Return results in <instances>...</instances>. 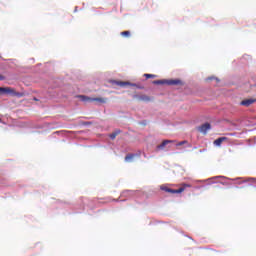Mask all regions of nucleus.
<instances>
[{"mask_svg": "<svg viewBox=\"0 0 256 256\" xmlns=\"http://www.w3.org/2000/svg\"><path fill=\"white\" fill-rule=\"evenodd\" d=\"M209 130H211L210 123H204L199 127V132L206 134Z\"/></svg>", "mask_w": 256, "mask_h": 256, "instance_id": "7ed1b4c3", "label": "nucleus"}, {"mask_svg": "<svg viewBox=\"0 0 256 256\" xmlns=\"http://www.w3.org/2000/svg\"><path fill=\"white\" fill-rule=\"evenodd\" d=\"M0 92L4 93V88L0 87Z\"/></svg>", "mask_w": 256, "mask_h": 256, "instance_id": "a211bd4d", "label": "nucleus"}, {"mask_svg": "<svg viewBox=\"0 0 256 256\" xmlns=\"http://www.w3.org/2000/svg\"><path fill=\"white\" fill-rule=\"evenodd\" d=\"M153 84L156 85H164L167 84L169 86H182L183 82L182 80H154Z\"/></svg>", "mask_w": 256, "mask_h": 256, "instance_id": "f03ea898", "label": "nucleus"}, {"mask_svg": "<svg viewBox=\"0 0 256 256\" xmlns=\"http://www.w3.org/2000/svg\"><path fill=\"white\" fill-rule=\"evenodd\" d=\"M3 80H5V76L0 74V81H3Z\"/></svg>", "mask_w": 256, "mask_h": 256, "instance_id": "f3484780", "label": "nucleus"}, {"mask_svg": "<svg viewBox=\"0 0 256 256\" xmlns=\"http://www.w3.org/2000/svg\"><path fill=\"white\" fill-rule=\"evenodd\" d=\"M256 103V99H253V98H250V99H245L243 100L240 104L242 106H246V107H249L250 105Z\"/></svg>", "mask_w": 256, "mask_h": 256, "instance_id": "423d86ee", "label": "nucleus"}, {"mask_svg": "<svg viewBox=\"0 0 256 256\" xmlns=\"http://www.w3.org/2000/svg\"><path fill=\"white\" fill-rule=\"evenodd\" d=\"M173 140H163V142L157 146L158 149H163L166 145H168L169 143H172Z\"/></svg>", "mask_w": 256, "mask_h": 256, "instance_id": "9d476101", "label": "nucleus"}, {"mask_svg": "<svg viewBox=\"0 0 256 256\" xmlns=\"http://www.w3.org/2000/svg\"><path fill=\"white\" fill-rule=\"evenodd\" d=\"M144 77H145L146 79H150V78H156V75H155V74H150V73H145V74H144Z\"/></svg>", "mask_w": 256, "mask_h": 256, "instance_id": "ddd939ff", "label": "nucleus"}, {"mask_svg": "<svg viewBox=\"0 0 256 256\" xmlns=\"http://www.w3.org/2000/svg\"><path fill=\"white\" fill-rule=\"evenodd\" d=\"M227 138L222 137V138H217V140H214V145L216 146H221V144L223 143V141H226Z\"/></svg>", "mask_w": 256, "mask_h": 256, "instance_id": "1a4fd4ad", "label": "nucleus"}, {"mask_svg": "<svg viewBox=\"0 0 256 256\" xmlns=\"http://www.w3.org/2000/svg\"><path fill=\"white\" fill-rule=\"evenodd\" d=\"M77 97L83 102H93V98L87 97L85 95H79Z\"/></svg>", "mask_w": 256, "mask_h": 256, "instance_id": "6e6552de", "label": "nucleus"}, {"mask_svg": "<svg viewBox=\"0 0 256 256\" xmlns=\"http://www.w3.org/2000/svg\"><path fill=\"white\" fill-rule=\"evenodd\" d=\"M121 35L123 37L129 38L131 36V32L130 31H124V32L121 33Z\"/></svg>", "mask_w": 256, "mask_h": 256, "instance_id": "4468645a", "label": "nucleus"}, {"mask_svg": "<svg viewBox=\"0 0 256 256\" xmlns=\"http://www.w3.org/2000/svg\"><path fill=\"white\" fill-rule=\"evenodd\" d=\"M116 85L120 86V87H125V86H132V87H137L139 89H142V87H138L136 84H131L129 82H122V81H118L115 82Z\"/></svg>", "mask_w": 256, "mask_h": 256, "instance_id": "39448f33", "label": "nucleus"}, {"mask_svg": "<svg viewBox=\"0 0 256 256\" xmlns=\"http://www.w3.org/2000/svg\"><path fill=\"white\" fill-rule=\"evenodd\" d=\"M133 158H134V155L129 154V155H126L125 160H126V162H129V161H131Z\"/></svg>", "mask_w": 256, "mask_h": 256, "instance_id": "2eb2a0df", "label": "nucleus"}, {"mask_svg": "<svg viewBox=\"0 0 256 256\" xmlns=\"http://www.w3.org/2000/svg\"><path fill=\"white\" fill-rule=\"evenodd\" d=\"M214 78H208V80H213Z\"/></svg>", "mask_w": 256, "mask_h": 256, "instance_id": "6ab92c4d", "label": "nucleus"}, {"mask_svg": "<svg viewBox=\"0 0 256 256\" xmlns=\"http://www.w3.org/2000/svg\"><path fill=\"white\" fill-rule=\"evenodd\" d=\"M4 93H6V94H11V95H13V96H18V97L21 96L20 93L16 92L13 88H10V87L4 88L3 94H4Z\"/></svg>", "mask_w": 256, "mask_h": 256, "instance_id": "20e7f679", "label": "nucleus"}, {"mask_svg": "<svg viewBox=\"0 0 256 256\" xmlns=\"http://www.w3.org/2000/svg\"><path fill=\"white\" fill-rule=\"evenodd\" d=\"M186 188H191L190 184H183L182 187H180L179 189H172L169 188L167 186H160V189L166 193H170V194H181L185 191Z\"/></svg>", "mask_w": 256, "mask_h": 256, "instance_id": "f257e3e1", "label": "nucleus"}, {"mask_svg": "<svg viewBox=\"0 0 256 256\" xmlns=\"http://www.w3.org/2000/svg\"><path fill=\"white\" fill-rule=\"evenodd\" d=\"M121 133L120 130H116L115 132L111 133L109 137L114 140L119 134Z\"/></svg>", "mask_w": 256, "mask_h": 256, "instance_id": "f8f14e48", "label": "nucleus"}, {"mask_svg": "<svg viewBox=\"0 0 256 256\" xmlns=\"http://www.w3.org/2000/svg\"><path fill=\"white\" fill-rule=\"evenodd\" d=\"M92 101H95V102H99V103H101V104H104V103H106V102L108 101V99H107V98H93Z\"/></svg>", "mask_w": 256, "mask_h": 256, "instance_id": "9b49d317", "label": "nucleus"}, {"mask_svg": "<svg viewBox=\"0 0 256 256\" xmlns=\"http://www.w3.org/2000/svg\"><path fill=\"white\" fill-rule=\"evenodd\" d=\"M136 98L138 99V101H142V102L152 101V98L147 95L136 96Z\"/></svg>", "mask_w": 256, "mask_h": 256, "instance_id": "0eeeda50", "label": "nucleus"}, {"mask_svg": "<svg viewBox=\"0 0 256 256\" xmlns=\"http://www.w3.org/2000/svg\"><path fill=\"white\" fill-rule=\"evenodd\" d=\"M185 144H187V140H183L182 142H178L177 146H183Z\"/></svg>", "mask_w": 256, "mask_h": 256, "instance_id": "dca6fc26", "label": "nucleus"}]
</instances>
